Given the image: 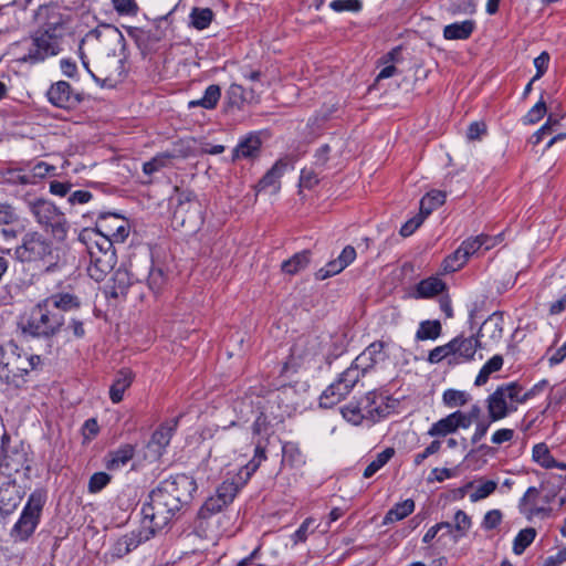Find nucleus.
Returning <instances> with one entry per match:
<instances>
[{"mask_svg":"<svg viewBox=\"0 0 566 566\" xmlns=\"http://www.w3.org/2000/svg\"><path fill=\"white\" fill-rule=\"evenodd\" d=\"M197 485L192 478L177 474L161 481L149 495V501L143 505V525L157 532L164 528L188 503Z\"/></svg>","mask_w":566,"mask_h":566,"instance_id":"f257e3e1","label":"nucleus"},{"mask_svg":"<svg viewBox=\"0 0 566 566\" xmlns=\"http://www.w3.org/2000/svg\"><path fill=\"white\" fill-rule=\"evenodd\" d=\"M77 296L70 293H56L35 304L21 319L23 334L32 337L50 338L64 325V312L80 307Z\"/></svg>","mask_w":566,"mask_h":566,"instance_id":"f03ea898","label":"nucleus"},{"mask_svg":"<svg viewBox=\"0 0 566 566\" xmlns=\"http://www.w3.org/2000/svg\"><path fill=\"white\" fill-rule=\"evenodd\" d=\"M547 385L546 380L536 384L530 390H525L517 381H511L499 386L486 399L489 419L492 422L502 420L515 412L518 405L533 398L538 390Z\"/></svg>","mask_w":566,"mask_h":566,"instance_id":"7ed1b4c3","label":"nucleus"},{"mask_svg":"<svg viewBox=\"0 0 566 566\" xmlns=\"http://www.w3.org/2000/svg\"><path fill=\"white\" fill-rule=\"evenodd\" d=\"M78 240L85 244L90 256L88 275L96 282L103 281L117 262L112 242L88 228L81 231Z\"/></svg>","mask_w":566,"mask_h":566,"instance_id":"20e7f679","label":"nucleus"},{"mask_svg":"<svg viewBox=\"0 0 566 566\" xmlns=\"http://www.w3.org/2000/svg\"><path fill=\"white\" fill-rule=\"evenodd\" d=\"M28 208L36 222L57 240H64L67 235L70 224L65 214L51 201L34 199L28 201Z\"/></svg>","mask_w":566,"mask_h":566,"instance_id":"39448f33","label":"nucleus"},{"mask_svg":"<svg viewBox=\"0 0 566 566\" xmlns=\"http://www.w3.org/2000/svg\"><path fill=\"white\" fill-rule=\"evenodd\" d=\"M15 258L21 262L50 266L54 263L55 253L52 242L39 232L27 233L20 245L14 250Z\"/></svg>","mask_w":566,"mask_h":566,"instance_id":"423d86ee","label":"nucleus"},{"mask_svg":"<svg viewBox=\"0 0 566 566\" xmlns=\"http://www.w3.org/2000/svg\"><path fill=\"white\" fill-rule=\"evenodd\" d=\"M46 491L34 490L22 510V513L11 530V536L15 541H27L39 525L43 506L46 502Z\"/></svg>","mask_w":566,"mask_h":566,"instance_id":"0eeeda50","label":"nucleus"},{"mask_svg":"<svg viewBox=\"0 0 566 566\" xmlns=\"http://www.w3.org/2000/svg\"><path fill=\"white\" fill-rule=\"evenodd\" d=\"M28 53L19 57L24 63L35 64L49 56L56 55L60 51V39L51 30L38 31L34 36L25 41Z\"/></svg>","mask_w":566,"mask_h":566,"instance_id":"6e6552de","label":"nucleus"},{"mask_svg":"<svg viewBox=\"0 0 566 566\" xmlns=\"http://www.w3.org/2000/svg\"><path fill=\"white\" fill-rule=\"evenodd\" d=\"M364 376L360 369L350 365L344 370L336 381L331 384L321 395L319 406L323 408H332L340 402L355 387L359 379Z\"/></svg>","mask_w":566,"mask_h":566,"instance_id":"1a4fd4ad","label":"nucleus"},{"mask_svg":"<svg viewBox=\"0 0 566 566\" xmlns=\"http://www.w3.org/2000/svg\"><path fill=\"white\" fill-rule=\"evenodd\" d=\"M377 399L382 400V397L378 396L375 391H370L364 399L366 403L363 408L359 403L350 402L342 408V415L353 424H360L364 418L375 421L387 413V406L378 405Z\"/></svg>","mask_w":566,"mask_h":566,"instance_id":"9d476101","label":"nucleus"},{"mask_svg":"<svg viewBox=\"0 0 566 566\" xmlns=\"http://www.w3.org/2000/svg\"><path fill=\"white\" fill-rule=\"evenodd\" d=\"M99 237L108 239L112 244L114 242H124L130 231L129 222L126 218L111 212H102L99 213L96 227L92 229Z\"/></svg>","mask_w":566,"mask_h":566,"instance_id":"9b49d317","label":"nucleus"},{"mask_svg":"<svg viewBox=\"0 0 566 566\" xmlns=\"http://www.w3.org/2000/svg\"><path fill=\"white\" fill-rule=\"evenodd\" d=\"M30 371V361L28 355L11 350L4 352L0 356V380L7 384H17L18 379L22 378Z\"/></svg>","mask_w":566,"mask_h":566,"instance_id":"f8f14e48","label":"nucleus"},{"mask_svg":"<svg viewBox=\"0 0 566 566\" xmlns=\"http://www.w3.org/2000/svg\"><path fill=\"white\" fill-rule=\"evenodd\" d=\"M31 461L23 446L6 448L2 447V458L0 462V474L12 478L13 473L21 471L29 472Z\"/></svg>","mask_w":566,"mask_h":566,"instance_id":"ddd939ff","label":"nucleus"},{"mask_svg":"<svg viewBox=\"0 0 566 566\" xmlns=\"http://www.w3.org/2000/svg\"><path fill=\"white\" fill-rule=\"evenodd\" d=\"M548 503V496H543L541 490L531 486L520 500L518 510L527 520H532L535 516L548 513L549 510L546 506Z\"/></svg>","mask_w":566,"mask_h":566,"instance_id":"4468645a","label":"nucleus"},{"mask_svg":"<svg viewBox=\"0 0 566 566\" xmlns=\"http://www.w3.org/2000/svg\"><path fill=\"white\" fill-rule=\"evenodd\" d=\"M46 96L52 105L60 108H73L82 101L81 95L75 93L70 83L65 81L52 84Z\"/></svg>","mask_w":566,"mask_h":566,"instance_id":"2eb2a0df","label":"nucleus"},{"mask_svg":"<svg viewBox=\"0 0 566 566\" xmlns=\"http://www.w3.org/2000/svg\"><path fill=\"white\" fill-rule=\"evenodd\" d=\"M290 166V159L287 157L280 158L269 169L264 176L255 185L254 189L256 193L262 191H269L270 193H277L281 189V178L285 174Z\"/></svg>","mask_w":566,"mask_h":566,"instance_id":"dca6fc26","label":"nucleus"},{"mask_svg":"<svg viewBox=\"0 0 566 566\" xmlns=\"http://www.w3.org/2000/svg\"><path fill=\"white\" fill-rule=\"evenodd\" d=\"M157 533L156 530H151V527H144L142 524L140 530L133 531L124 536L119 537L113 546V554L116 557H123L130 553L133 549L138 547L143 542L148 541Z\"/></svg>","mask_w":566,"mask_h":566,"instance_id":"f3484780","label":"nucleus"},{"mask_svg":"<svg viewBox=\"0 0 566 566\" xmlns=\"http://www.w3.org/2000/svg\"><path fill=\"white\" fill-rule=\"evenodd\" d=\"M321 353V344L315 336L300 337L291 348V359L295 365L310 363Z\"/></svg>","mask_w":566,"mask_h":566,"instance_id":"a211bd4d","label":"nucleus"},{"mask_svg":"<svg viewBox=\"0 0 566 566\" xmlns=\"http://www.w3.org/2000/svg\"><path fill=\"white\" fill-rule=\"evenodd\" d=\"M22 499L20 488L15 481L7 475L0 474V511L10 514Z\"/></svg>","mask_w":566,"mask_h":566,"instance_id":"6ab92c4d","label":"nucleus"},{"mask_svg":"<svg viewBox=\"0 0 566 566\" xmlns=\"http://www.w3.org/2000/svg\"><path fill=\"white\" fill-rule=\"evenodd\" d=\"M179 418H172L159 426V428L153 433L150 441L147 444L148 450L153 451L156 458H159L178 427Z\"/></svg>","mask_w":566,"mask_h":566,"instance_id":"aec40b11","label":"nucleus"},{"mask_svg":"<svg viewBox=\"0 0 566 566\" xmlns=\"http://www.w3.org/2000/svg\"><path fill=\"white\" fill-rule=\"evenodd\" d=\"M503 315L501 313H493L481 325L478 339L481 343L488 344V348L499 343L503 336Z\"/></svg>","mask_w":566,"mask_h":566,"instance_id":"412c9836","label":"nucleus"},{"mask_svg":"<svg viewBox=\"0 0 566 566\" xmlns=\"http://www.w3.org/2000/svg\"><path fill=\"white\" fill-rule=\"evenodd\" d=\"M385 344L382 342L371 343L356 359L353 361V366L360 369L363 374L373 368L377 363L386 359L384 352Z\"/></svg>","mask_w":566,"mask_h":566,"instance_id":"4be33fe9","label":"nucleus"},{"mask_svg":"<svg viewBox=\"0 0 566 566\" xmlns=\"http://www.w3.org/2000/svg\"><path fill=\"white\" fill-rule=\"evenodd\" d=\"M463 420L462 411L457 410L434 422L428 430V434L440 438L457 432L459 428L465 429Z\"/></svg>","mask_w":566,"mask_h":566,"instance_id":"5701e85b","label":"nucleus"},{"mask_svg":"<svg viewBox=\"0 0 566 566\" xmlns=\"http://www.w3.org/2000/svg\"><path fill=\"white\" fill-rule=\"evenodd\" d=\"M250 479L240 470L231 478H227L216 490V494L229 505L233 502L239 491L248 483Z\"/></svg>","mask_w":566,"mask_h":566,"instance_id":"b1692460","label":"nucleus"},{"mask_svg":"<svg viewBox=\"0 0 566 566\" xmlns=\"http://www.w3.org/2000/svg\"><path fill=\"white\" fill-rule=\"evenodd\" d=\"M451 344H454L452 347L454 349L453 356L460 358L462 361H470L474 358L476 349H485L488 348V344L481 343V340L470 337L458 336L451 339Z\"/></svg>","mask_w":566,"mask_h":566,"instance_id":"393cba45","label":"nucleus"},{"mask_svg":"<svg viewBox=\"0 0 566 566\" xmlns=\"http://www.w3.org/2000/svg\"><path fill=\"white\" fill-rule=\"evenodd\" d=\"M135 281H140V277L128 269L118 268L112 277V285L108 286L107 294L114 298L123 297Z\"/></svg>","mask_w":566,"mask_h":566,"instance_id":"a878e982","label":"nucleus"},{"mask_svg":"<svg viewBox=\"0 0 566 566\" xmlns=\"http://www.w3.org/2000/svg\"><path fill=\"white\" fill-rule=\"evenodd\" d=\"M261 139L255 134H250L239 142L233 149V159H254L260 155Z\"/></svg>","mask_w":566,"mask_h":566,"instance_id":"bb28decb","label":"nucleus"},{"mask_svg":"<svg viewBox=\"0 0 566 566\" xmlns=\"http://www.w3.org/2000/svg\"><path fill=\"white\" fill-rule=\"evenodd\" d=\"M532 459L544 469L566 470L564 462H558L551 453L548 446L544 442L536 443L532 450Z\"/></svg>","mask_w":566,"mask_h":566,"instance_id":"cd10ccee","label":"nucleus"},{"mask_svg":"<svg viewBox=\"0 0 566 566\" xmlns=\"http://www.w3.org/2000/svg\"><path fill=\"white\" fill-rule=\"evenodd\" d=\"M134 380V374L129 369H122L117 373L116 378L109 389V398L114 403L123 400L124 392L130 387Z\"/></svg>","mask_w":566,"mask_h":566,"instance_id":"c85d7f7f","label":"nucleus"},{"mask_svg":"<svg viewBox=\"0 0 566 566\" xmlns=\"http://www.w3.org/2000/svg\"><path fill=\"white\" fill-rule=\"evenodd\" d=\"M189 210H192L195 217L200 219V217H199L200 205L196 200L193 192L185 191L179 197V203L175 210V219H177V220L180 219L181 224H185V222H186L185 214L187 212H189Z\"/></svg>","mask_w":566,"mask_h":566,"instance_id":"c756f323","label":"nucleus"},{"mask_svg":"<svg viewBox=\"0 0 566 566\" xmlns=\"http://www.w3.org/2000/svg\"><path fill=\"white\" fill-rule=\"evenodd\" d=\"M474 28L475 23L472 20L455 22L444 27L443 36L447 40H467L471 36Z\"/></svg>","mask_w":566,"mask_h":566,"instance_id":"7c9ffc66","label":"nucleus"},{"mask_svg":"<svg viewBox=\"0 0 566 566\" xmlns=\"http://www.w3.org/2000/svg\"><path fill=\"white\" fill-rule=\"evenodd\" d=\"M135 448L132 444H124L116 451L111 452L107 455L106 468L108 470H118L126 465L129 460L133 459Z\"/></svg>","mask_w":566,"mask_h":566,"instance_id":"2f4dec72","label":"nucleus"},{"mask_svg":"<svg viewBox=\"0 0 566 566\" xmlns=\"http://www.w3.org/2000/svg\"><path fill=\"white\" fill-rule=\"evenodd\" d=\"M310 260L311 252L308 250H303L301 252L295 253L289 260L284 261L281 264V270L285 274L295 275L308 265Z\"/></svg>","mask_w":566,"mask_h":566,"instance_id":"473e14b6","label":"nucleus"},{"mask_svg":"<svg viewBox=\"0 0 566 566\" xmlns=\"http://www.w3.org/2000/svg\"><path fill=\"white\" fill-rule=\"evenodd\" d=\"M446 289V284L438 277H428L416 286L417 298H428L438 295Z\"/></svg>","mask_w":566,"mask_h":566,"instance_id":"72a5a7b5","label":"nucleus"},{"mask_svg":"<svg viewBox=\"0 0 566 566\" xmlns=\"http://www.w3.org/2000/svg\"><path fill=\"white\" fill-rule=\"evenodd\" d=\"M446 201V193L440 190H432L428 192L420 200V214L427 218L433 210L442 206Z\"/></svg>","mask_w":566,"mask_h":566,"instance_id":"f704fd0d","label":"nucleus"},{"mask_svg":"<svg viewBox=\"0 0 566 566\" xmlns=\"http://www.w3.org/2000/svg\"><path fill=\"white\" fill-rule=\"evenodd\" d=\"M415 510V502L410 499L405 500L403 502L397 503L392 509H390L385 518L384 523H394L403 520L409 514H411Z\"/></svg>","mask_w":566,"mask_h":566,"instance_id":"c9c22d12","label":"nucleus"},{"mask_svg":"<svg viewBox=\"0 0 566 566\" xmlns=\"http://www.w3.org/2000/svg\"><path fill=\"white\" fill-rule=\"evenodd\" d=\"M503 366V357L501 355H494L490 358L481 368L479 375L475 378V386H483L488 382L490 376L499 371Z\"/></svg>","mask_w":566,"mask_h":566,"instance_id":"e433bc0d","label":"nucleus"},{"mask_svg":"<svg viewBox=\"0 0 566 566\" xmlns=\"http://www.w3.org/2000/svg\"><path fill=\"white\" fill-rule=\"evenodd\" d=\"M468 260V252H464L462 248L459 247L453 253L443 260L442 270L444 273H453L463 268Z\"/></svg>","mask_w":566,"mask_h":566,"instance_id":"4c0bfd02","label":"nucleus"},{"mask_svg":"<svg viewBox=\"0 0 566 566\" xmlns=\"http://www.w3.org/2000/svg\"><path fill=\"white\" fill-rule=\"evenodd\" d=\"M226 506L228 505L223 503V501L217 494L208 497L198 512L200 524H202L205 520H208L210 516L222 511V509Z\"/></svg>","mask_w":566,"mask_h":566,"instance_id":"58836bf2","label":"nucleus"},{"mask_svg":"<svg viewBox=\"0 0 566 566\" xmlns=\"http://www.w3.org/2000/svg\"><path fill=\"white\" fill-rule=\"evenodd\" d=\"M442 332L441 323L434 321H423L420 323L416 333L417 340L437 339Z\"/></svg>","mask_w":566,"mask_h":566,"instance_id":"ea45409f","label":"nucleus"},{"mask_svg":"<svg viewBox=\"0 0 566 566\" xmlns=\"http://www.w3.org/2000/svg\"><path fill=\"white\" fill-rule=\"evenodd\" d=\"M534 527L521 530L513 541V552L515 555H522L525 549L534 542L536 537Z\"/></svg>","mask_w":566,"mask_h":566,"instance_id":"a19ab883","label":"nucleus"},{"mask_svg":"<svg viewBox=\"0 0 566 566\" xmlns=\"http://www.w3.org/2000/svg\"><path fill=\"white\" fill-rule=\"evenodd\" d=\"M471 400L470 394L463 390L448 389L442 395V401L448 408H458Z\"/></svg>","mask_w":566,"mask_h":566,"instance_id":"79ce46f5","label":"nucleus"},{"mask_svg":"<svg viewBox=\"0 0 566 566\" xmlns=\"http://www.w3.org/2000/svg\"><path fill=\"white\" fill-rule=\"evenodd\" d=\"M395 451L392 448H387L377 454L376 459L373 460L364 471V478L369 479L376 472H378L394 455Z\"/></svg>","mask_w":566,"mask_h":566,"instance_id":"37998d69","label":"nucleus"},{"mask_svg":"<svg viewBox=\"0 0 566 566\" xmlns=\"http://www.w3.org/2000/svg\"><path fill=\"white\" fill-rule=\"evenodd\" d=\"M172 158H175V155L170 153H160L149 161L144 163L143 171L146 175H153L154 172L159 171L161 168L168 166Z\"/></svg>","mask_w":566,"mask_h":566,"instance_id":"c03bdc74","label":"nucleus"},{"mask_svg":"<svg viewBox=\"0 0 566 566\" xmlns=\"http://www.w3.org/2000/svg\"><path fill=\"white\" fill-rule=\"evenodd\" d=\"M191 24L198 29H206L212 21L213 12L209 8H195L190 14Z\"/></svg>","mask_w":566,"mask_h":566,"instance_id":"a18cd8bd","label":"nucleus"},{"mask_svg":"<svg viewBox=\"0 0 566 566\" xmlns=\"http://www.w3.org/2000/svg\"><path fill=\"white\" fill-rule=\"evenodd\" d=\"M98 38L102 43L113 46L111 49L113 55H115L117 48H124L125 39L117 28H109L104 34H99Z\"/></svg>","mask_w":566,"mask_h":566,"instance_id":"49530a36","label":"nucleus"},{"mask_svg":"<svg viewBox=\"0 0 566 566\" xmlns=\"http://www.w3.org/2000/svg\"><path fill=\"white\" fill-rule=\"evenodd\" d=\"M249 97L245 90L239 84H231L227 91V103L231 107L240 108L243 103L248 102Z\"/></svg>","mask_w":566,"mask_h":566,"instance_id":"de8ad7c7","label":"nucleus"},{"mask_svg":"<svg viewBox=\"0 0 566 566\" xmlns=\"http://www.w3.org/2000/svg\"><path fill=\"white\" fill-rule=\"evenodd\" d=\"M265 459V447L262 446L261 443H258L255 447L253 459L248 464L242 467L240 471L250 479L251 475L258 470L262 461H264Z\"/></svg>","mask_w":566,"mask_h":566,"instance_id":"09e8293b","label":"nucleus"},{"mask_svg":"<svg viewBox=\"0 0 566 566\" xmlns=\"http://www.w3.org/2000/svg\"><path fill=\"white\" fill-rule=\"evenodd\" d=\"M491 240L493 239L490 235L480 234L474 238L464 240L460 247L464 252H468V258L470 259V256L474 255L483 247L484 243Z\"/></svg>","mask_w":566,"mask_h":566,"instance_id":"8fccbe9b","label":"nucleus"},{"mask_svg":"<svg viewBox=\"0 0 566 566\" xmlns=\"http://www.w3.org/2000/svg\"><path fill=\"white\" fill-rule=\"evenodd\" d=\"M471 517L462 510H458L454 514V531L457 535H453L454 539L464 536L471 527Z\"/></svg>","mask_w":566,"mask_h":566,"instance_id":"3c124183","label":"nucleus"},{"mask_svg":"<svg viewBox=\"0 0 566 566\" xmlns=\"http://www.w3.org/2000/svg\"><path fill=\"white\" fill-rule=\"evenodd\" d=\"M453 345L454 344H451V340H450L449 343H447L444 345L433 348L429 353L428 361L430 364H438V363L442 361L443 359H446L450 356H453V353H454V349L452 347Z\"/></svg>","mask_w":566,"mask_h":566,"instance_id":"603ef678","label":"nucleus"},{"mask_svg":"<svg viewBox=\"0 0 566 566\" xmlns=\"http://www.w3.org/2000/svg\"><path fill=\"white\" fill-rule=\"evenodd\" d=\"M252 431L253 434L260 437H269L272 433L271 422L263 411L256 417L252 426Z\"/></svg>","mask_w":566,"mask_h":566,"instance_id":"864d4df0","label":"nucleus"},{"mask_svg":"<svg viewBox=\"0 0 566 566\" xmlns=\"http://www.w3.org/2000/svg\"><path fill=\"white\" fill-rule=\"evenodd\" d=\"M496 486H497L496 482L491 481V480L485 481L482 484H480L479 486H476L474 492H472L470 494V500L472 502H478L480 500H483V499L488 497L489 495H491L496 490Z\"/></svg>","mask_w":566,"mask_h":566,"instance_id":"5fc2aeb1","label":"nucleus"},{"mask_svg":"<svg viewBox=\"0 0 566 566\" xmlns=\"http://www.w3.org/2000/svg\"><path fill=\"white\" fill-rule=\"evenodd\" d=\"M329 8L336 12H358L361 9L360 0H333L329 3Z\"/></svg>","mask_w":566,"mask_h":566,"instance_id":"6e6d98bb","label":"nucleus"},{"mask_svg":"<svg viewBox=\"0 0 566 566\" xmlns=\"http://www.w3.org/2000/svg\"><path fill=\"white\" fill-rule=\"evenodd\" d=\"M345 268L339 263L337 259L328 262L325 268L319 269L315 273V277L319 281L326 280L333 275L340 273Z\"/></svg>","mask_w":566,"mask_h":566,"instance_id":"4d7b16f0","label":"nucleus"},{"mask_svg":"<svg viewBox=\"0 0 566 566\" xmlns=\"http://www.w3.org/2000/svg\"><path fill=\"white\" fill-rule=\"evenodd\" d=\"M558 124V119H554L552 116H548L547 122L531 137V143L533 145L539 144L546 135H551L553 133V127Z\"/></svg>","mask_w":566,"mask_h":566,"instance_id":"13d9d810","label":"nucleus"},{"mask_svg":"<svg viewBox=\"0 0 566 566\" xmlns=\"http://www.w3.org/2000/svg\"><path fill=\"white\" fill-rule=\"evenodd\" d=\"M502 518L503 514L500 510L488 511L483 517L481 526L485 531L494 530L501 524Z\"/></svg>","mask_w":566,"mask_h":566,"instance_id":"bf43d9fd","label":"nucleus"},{"mask_svg":"<svg viewBox=\"0 0 566 566\" xmlns=\"http://www.w3.org/2000/svg\"><path fill=\"white\" fill-rule=\"evenodd\" d=\"M111 481V476L105 472L94 473L88 483V491L91 493L99 492L104 489Z\"/></svg>","mask_w":566,"mask_h":566,"instance_id":"052dcab7","label":"nucleus"},{"mask_svg":"<svg viewBox=\"0 0 566 566\" xmlns=\"http://www.w3.org/2000/svg\"><path fill=\"white\" fill-rule=\"evenodd\" d=\"M547 112L546 103L541 99L538 101L526 114L525 123L535 124L541 120Z\"/></svg>","mask_w":566,"mask_h":566,"instance_id":"680f3d73","label":"nucleus"},{"mask_svg":"<svg viewBox=\"0 0 566 566\" xmlns=\"http://www.w3.org/2000/svg\"><path fill=\"white\" fill-rule=\"evenodd\" d=\"M29 171L31 174V177L34 178V182L36 184L39 180L43 179L51 172H54L55 167L44 161H39L35 165H33Z\"/></svg>","mask_w":566,"mask_h":566,"instance_id":"e2e57ef3","label":"nucleus"},{"mask_svg":"<svg viewBox=\"0 0 566 566\" xmlns=\"http://www.w3.org/2000/svg\"><path fill=\"white\" fill-rule=\"evenodd\" d=\"M114 9L123 15H134L138 11L137 4L134 0H112Z\"/></svg>","mask_w":566,"mask_h":566,"instance_id":"0e129e2a","label":"nucleus"},{"mask_svg":"<svg viewBox=\"0 0 566 566\" xmlns=\"http://www.w3.org/2000/svg\"><path fill=\"white\" fill-rule=\"evenodd\" d=\"M220 97L221 88L217 84L209 85L203 93V98L207 101L208 106H210L212 109L217 107Z\"/></svg>","mask_w":566,"mask_h":566,"instance_id":"69168bd1","label":"nucleus"},{"mask_svg":"<svg viewBox=\"0 0 566 566\" xmlns=\"http://www.w3.org/2000/svg\"><path fill=\"white\" fill-rule=\"evenodd\" d=\"M318 184L317 174L313 169L304 168L300 176V187L312 189Z\"/></svg>","mask_w":566,"mask_h":566,"instance_id":"338daca9","label":"nucleus"},{"mask_svg":"<svg viewBox=\"0 0 566 566\" xmlns=\"http://www.w3.org/2000/svg\"><path fill=\"white\" fill-rule=\"evenodd\" d=\"M566 563V547L560 548L555 555L547 556L542 566H562Z\"/></svg>","mask_w":566,"mask_h":566,"instance_id":"774afa93","label":"nucleus"}]
</instances>
